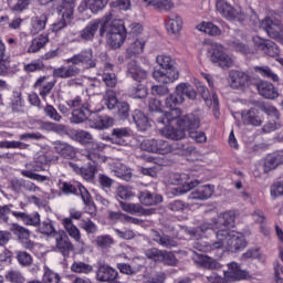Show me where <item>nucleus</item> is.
<instances>
[{"label":"nucleus","mask_w":283,"mask_h":283,"mask_svg":"<svg viewBox=\"0 0 283 283\" xmlns=\"http://www.w3.org/2000/svg\"><path fill=\"white\" fill-rule=\"evenodd\" d=\"M116 109L117 118H119V120H127V118H129L130 108L127 102H119Z\"/></svg>","instance_id":"nucleus-60"},{"label":"nucleus","mask_w":283,"mask_h":283,"mask_svg":"<svg viewBox=\"0 0 283 283\" xmlns=\"http://www.w3.org/2000/svg\"><path fill=\"white\" fill-rule=\"evenodd\" d=\"M42 275V283H61V275L44 265Z\"/></svg>","instance_id":"nucleus-50"},{"label":"nucleus","mask_w":283,"mask_h":283,"mask_svg":"<svg viewBox=\"0 0 283 283\" xmlns=\"http://www.w3.org/2000/svg\"><path fill=\"white\" fill-rule=\"evenodd\" d=\"M166 30L170 34H178L182 30V18L176 13H170L166 21Z\"/></svg>","instance_id":"nucleus-34"},{"label":"nucleus","mask_w":283,"mask_h":283,"mask_svg":"<svg viewBox=\"0 0 283 283\" xmlns=\"http://www.w3.org/2000/svg\"><path fill=\"white\" fill-rule=\"evenodd\" d=\"M109 0H82L77 7L78 12L83 13L86 10H91L93 14H98L101 10H105Z\"/></svg>","instance_id":"nucleus-20"},{"label":"nucleus","mask_w":283,"mask_h":283,"mask_svg":"<svg viewBox=\"0 0 283 283\" xmlns=\"http://www.w3.org/2000/svg\"><path fill=\"white\" fill-rule=\"evenodd\" d=\"M48 43H50V35L45 33L40 34L31 41V44L28 48L29 54H36V52L43 50V48L46 46Z\"/></svg>","instance_id":"nucleus-33"},{"label":"nucleus","mask_w":283,"mask_h":283,"mask_svg":"<svg viewBox=\"0 0 283 283\" xmlns=\"http://www.w3.org/2000/svg\"><path fill=\"white\" fill-rule=\"evenodd\" d=\"M283 165V150H276L266 155L263 159V174H271L274 169Z\"/></svg>","instance_id":"nucleus-17"},{"label":"nucleus","mask_w":283,"mask_h":283,"mask_svg":"<svg viewBox=\"0 0 283 283\" xmlns=\"http://www.w3.org/2000/svg\"><path fill=\"white\" fill-rule=\"evenodd\" d=\"M55 247L64 258H67L72 251H74V244L70 241V237L65 232L56 234Z\"/></svg>","instance_id":"nucleus-23"},{"label":"nucleus","mask_w":283,"mask_h":283,"mask_svg":"<svg viewBox=\"0 0 283 283\" xmlns=\"http://www.w3.org/2000/svg\"><path fill=\"white\" fill-rule=\"evenodd\" d=\"M59 156H54L50 153L35 155L32 163L27 164V169L31 171H45L50 167L51 163H57Z\"/></svg>","instance_id":"nucleus-12"},{"label":"nucleus","mask_w":283,"mask_h":283,"mask_svg":"<svg viewBox=\"0 0 283 283\" xmlns=\"http://www.w3.org/2000/svg\"><path fill=\"white\" fill-rule=\"evenodd\" d=\"M151 238L154 242H157V244H160V247H164L165 249H171L176 247V241L169 238V235H161L160 232L153 230Z\"/></svg>","instance_id":"nucleus-41"},{"label":"nucleus","mask_w":283,"mask_h":283,"mask_svg":"<svg viewBox=\"0 0 283 283\" xmlns=\"http://www.w3.org/2000/svg\"><path fill=\"white\" fill-rule=\"evenodd\" d=\"M139 201L142 202V205H145V207H154L163 202V196L154 195L145 190L139 193Z\"/></svg>","instance_id":"nucleus-38"},{"label":"nucleus","mask_w":283,"mask_h":283,"mask_svg":"<svg viewBox=\"0 0 283 283\" xmlns=\"http://www.w3.org/2000/svg\"><path fill=\"white\" fill-rule=\"evenodd\" d=\"M143 2L146 8H154L164 12H169V10H174L175 8L174 1L171 0H144Z\"/></svg>","instance_id":"nucleus-32"},{"label":"nucleus","mask_w":283,"mask_h":283,"mask_svg":"<svg viewBox=\"0 0 283 283\" xmlns=\"http://www.w3.org/2000/svg\"><path fill=\"white\" fill-rule=\"evenodd\" d=\"M80 228L83 229L87 233H97L98 226L92 221V219H82L80 221Z\"/></svg>","instance_id":"nucleus-62"},{"label":"nucleus","mask_w":283,"mask_h":283,"mask_svg":"<svg viewBox=\"0 0 283 283\" xmlns=\"http://www.w3.org/2000/svg\"><path fill=\"white\" fill-rule=\"evenodd\" d=\"M54 150L56 151V154L62 156V158H66L67 160H71V158H74V156H76V150L72 147V145L67 143L56 142Z\"/></svg>","instance_id":"nucleus-37"},{"label":"nucleus","mask_w":283,"mask_h":283,"mask_svg":"<svg viewBox=\"0 0 283 283\" xmlns=\"http://www.w3.org/2000/svg\"><path fill=\"white\" fill-rule=\"evenodd\" d=\"M229 275L231 280H247L249 277V272L240 269V264L235 262L228 263Z\"/></svg>","instance_id":"nucleus-40"},{"label":"nucleus","mask_w":283,"mask_h":283,"mask_svg":"<svg viewBox=\"0 0 283 283\" xmlns=\"http://www.w3.org/2000/svg\"><path fill=\"white\" fill-rule=\"evenodd\" d=\"M54 85H56V82L50 81V75H42L36 78V81L33 84V90H38L39 95L41 98L45 101L50 94H52V91L54 90Z\"/></svg>","instance_id":"nucleus-16"},{"label":"nucleus","mask_w":283,"mask_h":283,"mask_svg":"<svg viewBox=\"0 0 283 283\" xmlns=\"http://www.w3.org/2000/svg\"><path fill=\"white\" fill-rule=\"evenodd\" d=\"M90 108L82 106L78 109H74L72 112L71 123L78 125V123H84V120H87L91 116Z\"/></svg>","instance_id":"nucleus-44"},{"label":"nucleus","mask_w":283,"mask_h":283,"mask_svg":"<svg viewBox=\"0 0 283 283\" xmlns=\"http://www.w3.org/2000/svg\"><path fill=\"white\" fill-rule=\"evenodd\" d=\"M7 282L25 283V276L19 270H9L4 275Z\"/></svg>","instance_id":"nucleus-57"},{"label":"nucleus","mask_w":283,"mask_h":283,"mask_svg":"<svg viewBox=\"0 0 283 283\" xmlns=\"http://www.w3.org/2000/svg\"><path fill=\"white\" fill-rule=\"evenodd\" d=\"M23 70L27 74H32L33 72H43V70H45V64L41 60H34L28 64H24Z\"/></svg>","instance_id":"nucleus-54"},{"label":"nucleus","mask_w":283,"mask_h":283,"mask_svg":"<svg viewBox=\"0 0 283 283\" xmlns=\"http://www.w3.org/2000/svg\"><path fill=\"white\" fill-rule=\"evenodd\" d=\"M254 72H256V74H261L263 78H269L274 83L280 81V76H277V74H275L269 66H254Z\"/></svg>","instance_id":"nucleus-49"},{"label":"nucleus","mask_w":283,"mask_h":283,"mask_svg":"<svg viewBox=\"0 0 283 283\" xmlns=\"http://www.w3.org/2000/svg\"><path fill=\"white\" fill-rule=\"evenodd\" d=\"M10 189L14 193H23V191H31L36 192L41 191V188H39L34 182L30 180H25L23 178H13L10 181Z\"/></svg>","instance_id":"nucleus-18"},{"label":"nucleus","mask_w":283,"mask_h":283,"mask_svg":"<svg viewBox=\"0 0 283 283\" xmlns=\"http://www.w3.org/2000/svg\"><path fill=\"white\" fill-rule=\"evenodd\" d=\"M113 171L117 178H120L122 180H132V169L127 168V166L123 164H116L113 167Z\"/></svg>","instance_id":"nucleus-46"},{"label":"nucleus","mask_w":283,"mask_h":283,"mask_svg":"<svg viewBox=\"0 0 283 283\" xmlns=\"http://www.w3.org/2000/svg\"><path fill=\"white\" fill-rule=\"evenodd\" d=\"M98 29L99 36H105L106 34V41L113 50H118L125 43V39H127V29H125L123 20H114V14L108 12L102 19L90 21L80 32L81 40L94 41Z\"/></svg>","instance_id":"nucleus-1"},{"label":"nucleus","mask_w":283,"mask_h":283,"mask_svg":"<svg viewBox=\"0 0 283 283\" xmlns=\"http://www.w3.org/2000/svg\"><path fill=\"white\" fill-rule=\"evenodd\" d=\"M30 145L17 140H2L0 142V149H28Z\"/></svg>","instance_id":"nucleus-59"},{"label":"nucleus","mask_w":283,"mask_h":283,"mask_svg":"<svg viewBox=\"0 0 283 283\" xmlns=\"http://www.w3.org/2000/svg\"><path fill=\"white\" fill-rule=\"evenodd\" d=\"M62 224L65 229V231L69 233L70 238L75 240L78 244H83V239H81V230L76 226H74V222L70 218H65L62 221Z\"/></svg>","instance_id":"nucleus-35"},{"label":"nucleus","mask_w":283,"mask_h":283,"mask_svg":"<svg viewBox=\"0 0 283 283\" xmlns=\"http://www.w3.org/2000/svg\"><path fill=\"white\" fill-rule=\"evenodd\" d=\"M167 280L165 272H156L153 275H144V282L146 283H164Z\"/></svg>","instance_id":"nucleus-64"},{"label":"nucleus","mask_w":283,"mask_h":283,"mask_svg":"<svg viewBox=\"0 0 283 283\" xmlns=\"http://www.w3.org/2000/svg\"><path fill=\"white\" fill-rule=\"evenodd\" d=\"M247 238L242 232L235 230H219L217 231L213 249L219 251H228V253H240L247 249Z\"/></svg>","instance_id":"nucleus-3"},{"label":"nucleus","mask_w":283,"mask_h":283,"mask_svg":"<svg viewBox=\"0 0 283 283\" xmlns=\"http://www.w3.org/2000/svg\"><path fill=\"white\" fill-rule=\"evenodd\" d=\"M252 41L255 48L261 50V52L266 54V56H271L272 59H277V56H280V48L275 42L260 36H253Z\"/></svg>","instance_id":"nucleus-15"},{"label":"nucleus","mask_w":283,"mask_h":283,"mask_svg":"<svg viewBox=\"0 0 283 283\" xmlns=\"http://www.w3.org/2000/svg\"><path fill=\"white\" fill-rule=\"evenodd\" d=\"M132 134V128L129 127L114 128L112 130L111 140L113 145H122L126 147V145H129V137Z\"/></svg>","instance_id":"nucleus-22"},{"label":"nucleus","mask_w":283,"mask_h":283,"mask_svg":"<svg viewBox=\"0 0 283 283\" xmlns=\"http://www.w3.org/2000/svg\"><path fill=\"white\" fill-rule=\"evenodd\" d=\"M235 218V211L228 210L201 223L199 226V230L201 231V233H207V231H213L214 235H217L218 231H231L229 227H234Z\"/></svg>","instance_id":"nucleus-6"},{"label":"nucleus","mask_w":283,"mask_h":283,"mask_svg":"<svg viewBox=\"0 0 283 283\" xmlns=\"http://www.w3.org/2000/svg\"><path fill=\"white\" fill-rule=\"evenodd\" d=\"M24 102L21 92H13V95L11 97L10 107L12 112L19 113L23 112Z\"/></svg>","instance_id":"nucleus-48"},{"label":"nucleus","mask_w":283,"mask_h":283,"mask_svg":"<svg viewBox=\"0 0 283 283\" xmlns=\"http://www.w3.org/2000/svg\"><path fill=\"white\" fill-rule=\"evenodd\" d=\"M241 119L243 125H251L252 127H260L264 123V117L260 115L258 108H250L248 111H242Z\"/></svg>","instance_id":"nucleus-19"},{"label":"nucleus","mask_w":283,"mask_h":283,"mask_svg":"<svg viewBox=\"0 0 283 283\" xmlns=\"http://www.w3.org/2000/svg\"><path fill=\"white\" fill-rule=\"evenodd\" d=\"M185 96L190 98V101H196L198 93L189 83H180L176 86L175 94H170L165 102V105L169 112L172 109H179L177 105H182L185 103Z\"/></svg>","instance_id":"nucleus-9"},{"label":"nucleus","mask_w":283,"mask_h":283,"mask_svg":"<svg viewBox=\"0 0 283 283\" xmlns=\"http://www.w3.org/2000/svg\"><path fill=\"white\" fill-rule=\"evenodd\" d=\"M126 76L133 78L137 83H143L147 81V72L143 69L136 61H132L126 66Z\"/></svg>","instance_id":"nucleus-21"},{"label":"nucleus","mask_w":283,"mask_h":283,"mask_svg":"<svg viewBox=\"0 0 283 283\" xmlns=\"http://www.w3.org/2000/svg\"><path fill=\"white\" fill-rule=\"evenodd\" d=\"M128 94L132 98H147V86L139 83L135 86H132L128 90Z\"/></svg>","instance_id":"nucleus-52"},{"label":"nucleus","mask_w":283,"mask_h":283,"mask_svg":"<svg viewBox=\"0 0 283 283\" xmlns=\"http://www.w3.org/2000/svg\"><path fill=\"white\" fill-rule=\"evenodd\" d=\"M156 61L163 70H166V72L160 70H155L153 72V76L155 81H157V83H163L164 85H167L169 83L178 81L180 74L177 72L176 61H174L171 56L161 54L156 57Z\"/></svg>","instance_id":"nucleus-5"},{"label":"nucleus","mask_w":283,"mask_h":283,"mask_svg":"<svg viewBox=\"0 0 283 283\" xmlns=\"http://www.w3.org/2000/svg\"><path fill=\"white\" fill-rule=\"evenodd\" d=\"M71 271L73 273H80L84 275H90L94 271V266L83 262V261H74L71 265Z\"/></svg>","instance_id":"nucleus-47"},{"label":"nucleus","mask_w":283,"mask_h":283,"mask_svg":"<svg viewBox=\"0 0 283 283\" xmlns=\"http://www.w3.org/2000/svg\"><path fill=\"white\" fill-rule=\"evenodd\" d=\"M213 191H216V187L211 185L199 186L195 189L190 195V200H209L213 196Z\"/></svg>","instance_id":"nucleus-27"},{"label":"nucleus","mask_w":283,"mask_h":283,"mask_svg":"<svg viewBox=\"0 0 283 283\" xmlns=\"http://www.w3.org/2000/svg\"><path fill=\"white\" fill-rule=\"evenodd\" d=\"M260 28L266 31V34L270 36V39H274L275 41L281 39L283 35L282 22H280V20H273L271 17H265L260 22Z\"/></svg>","instance_id":"nucleus-14"},{"label":"nucleus","mask_w":283,"mask_h":283,"mask_svg":"<svg viewBox=\"0 0 283 283\" xmlns=\"http://www.w3.org/2000/svg\"><path fill=\"white\" fill-rule=\"evenodd\" d=\"M74 8H76V0H62L56 7L57 13L64 19L74 20Z\"/></svg>","instance_id":"nucleus-28"},{"label":"nucleus","mask_w":283,"mask_h":283,"mask_svg":"<svg viewBox=\"0 0 283 283\" xmlns=\"http://www.w3.org/2000/svg\"><path fill=\"white\" fill-rule=\"evenodd\" d=\"M12 72V66H10V56L6 53V43L0 39V76H6Z\"/></svg>","instance_id":"nucleus-31"},{"label":"nucleus","mask_w":283,"mask_h":283,"mask_svg":"<svg viewBox=\"0 0 283 283\" xmlns=\"http://www.w3.org/2000/svg\"><path fill=\"white\" fill-rule=\"evenodd\" d=\"M229 78H230V87H232L233 90H240V87H247V85H249V81H251V77H249V74L242 71H230Z\"/></svg>","instance_id":"nucleus-24"},{"label":"nucleus","mask_w":283,"mask_h":283,"mask_svg":"<svg viewBox=\"0 0 283 283\" xmlns=\"http://www.w3.org/2000/svg\"><path fill=\"white\" fill-rule=\"evenodd\" d=\"M104 149L105 146L103 143L93 142L88 144V153L86 158L87 160H91V163L87 165V167L80 168V174L85 180H93L95 178L97 171L96 165L105 160V158L101 155V151Z\"/></svg>","instance_id":"nucleus-7"},{"label":"nucleus","mask_w":283,"mask_h":283,"mask_svg":"<svg viewBox=\"0 0 283 283\" xmlns=\"http://www.w3.org/2000/svg\"><path fill=\"white\" fill-rule=\"evenodd\" d=\"M65 63H72V65H85L86 69L96 67V60H94V51L92 49H85L80 53L65 60Z\"/></svg>","instance_id":"nucleus-13"},{"label":"nucleus","mask_w":283,"mask_h":283,"mask_svg":"<svg viewBox=\"0 0 283 283\" xmlns=\"http://www.w3.org/2000/svg\"><path fill=\"white\" fill-rule=\"evenodd\" d=\"M148 109L149 112H153L155 115V118L158 122V119H163L165 118V114H167V112L163 113V102H160V99L158 98H150L149 99V104H148Z\"/></svg>","instance_id":"nucleus-45"},{"label":"nucleus","mask_w":283,"mask_h":283,"mask_svg":"<svg viewBox=\"0 0 283 283\" xmlns=\"http://www.w3.org/2000/svg\"><path fill=\"white\" fill-rule=\"evenodd\" d=\"M81 74V69L75 65L60 66L53 69L52 76L53 78H74Z\"/></svg>","instance_id":"nucleus-26"},{"label":"nucleus","mask_w":283,"mask_h":283,"mask_svg":"<svg viewBox=\"0 0 283 283\" xmlns=\"http://www.w3.org/2000/svg\"><path fill=\"white\" fill-rule=\"evenodd\" d=\"M216 10L226 21H238L244 23L247 21V13L240 7H234L227 0H216Z\"/></svg>","instance_id":"nucleus-10"},{"label":"nucleus","mask_w":283,"mask_h":283,"mask_svg":"<svg viewBox=\"0 0 283 283\" xmlns=\"http://www.w3.org/2000/svg\"><path fill=\"white\" fill-rule=\"evenodd\" d=\"M15 258L21 266H31L33 262L32 255L27 251H17Z\"/></svg>","instance_id":"nucleus-61"},{"label":"nucleus","mask_w":283,"mask_h":283,"mask_svg":"<svg viewBox=\"0 0 283 283\" xmlns=\"http://www.w3.org/2000/svg\"><path fill=\"white\" fill-rule=\"evenodd\" d=\"M197 30H199V32H205V34H209V36H220V34H222L220 27L213 24V22H201L197 25Z\"/></svg>","instance_id":"nucleus-43"},{"label":"nucleus","mask_w":283,"mask_h":283,"mask_svg":"<svg viewBox=\"0 0 283 283\" xmlns=\"http://www.w3.org/2000/svg\"><path fill=\"white\" fill-rule=\"evenodd\" d=\"M140 149L150 151V154H160L161 156L171 154L176 149L179 151H191L188 144H182V142L169 144V142L163 139H144L140 143Z\"/></svg>","instance_id":"nucleus-4"},{"label":"nucleus","mask_w":283,"mask_h":283,"mask_svg":"<svg viewBox=\"0 0 283 283\" xmlns=\"http://www.w3.org/2000/svg\"><path fill=\"white\" fill-rule=\"evenodd\" d=\"M145 50V41L136 40L127 49L128 56H138V54H143Z\"/></svg>","instance_id":"nucleus-58"},{"label":"nucleus","mask_w":283,"mask_h":283,"mask_svg":"<svg viewBox=\"0 0 283 283\" xmlns=\"http://www.w3.org/2000/svg\"><path fill=\"white\" fill-rule=\"evenodd\" d=\"M192 260L198 266H201V269H216L217 262L213 260V258L205 255V254H199L195 253L192 256Z\"/></svg>","instance_id":"nucleus-39"},{"label":"nucleus","mask_w":283,"mask_h":283,"mask_svg":"<svg viewBox=\"0 0 283 283\" xmlns=\"http://www.w3.org/2000/svg\"><path fill=\"white\" fill-rule=\"evenodd\" d=\"M245 40L247 35L242 31L237 30L235 39L229 41V46L231 48V50H234V52H240L241 54H249L251 50L249 49L247 43H244Z\"/></svg>","instance_id":"nucleus-25"},{"label":"nucleus","mask_w":283,"mask_h":283,"mask_svg":"<svg viewBox=\"0 0 283 283\" xmlns=\"http://www.w3.org/2000/svg\"><path fill=\"white\" fill-rule=\"evenodd\" d=\"M9 229L11 233L17 235L23 249L31 251L36 258H42L44 248L41 243L30 240V230L28 228L19 226V223H11Z\"/></svg>","instance_id":"nucleus-8"},{"label":"nucleus","mask_w":283,"mask_h":283,"mask_svg":"<svg viewBox=\"0 0 283 283\" xmlns=\"http://www.w3.org/2000/svg\"><path fill=\"white\" fill-rule=\"evenodd\" d=\"M112 125H114V119L107 115H99L90 119V126L94 129H108Z\"/></svg>","instance_id":"nucleus-36"},{"label":"nucleus","mask_w":283,"mask_h":283,"mask_svg":"<svg viewBox=\"0 0 283 283\" xmlns=\"http://www.w3.org/2000/svg\"><path fill=\"white\" fill-rule=\"evenodd\" d=\"M39 231L43 235H54L56 233V228H54V222L50 219H45L43 222L38 224Z\"/></svg>","instance_id":"nucleus-53"},{"label":"nucleus","mask_w":283,"mask_h":283,"mask_svg":"<svg viewBox=\"0 0 283 283\" xmlns=\"http://www.w3.org/2000/svg\"><path fill=\"white\" fill-rule=\"evenodd\" d=\"M116 196L122 200H132V198L136 197V192H134V189L129 186H119L116 189Z\"/></svg>","instance_id":"nucleus-56"},{"label":"nucleus","mask_w":283,"mask_h":283,"mask_svg":"<svg viewBox=\"0 0 283 283\" xmlns=\"http://www.w3.org/2000/svg\"><path fill=\"white\" fill-rule=\"evenodd\" d=\"M48 25V14H41L31 19V34H39Z\"/></svg>","instance_id":"nucleus-42"},{"label":"nucleus","mask_w":283,"mask_h":283,"mask_svg":"<svg viewBox=\"0 0 283 283\" xmlns=\"http://www.w3.org/2000/svg\"><path fill=\"white\" fill-rule=\"evenodd\" d=\"M133 120L137 127H140L142 129H147V126L149 125V118H147L145 113L139 109L133 112Z\"/></svg>","instance_id":"nucleus-51"},{"label":"nucleus","mask_w":283,"mask_h":283,"mask_svg":"<svg viewBox=\"0 0 283 283\" xmlns=\"http://www.w3.org/2000/svg\"><path fill=\"white\" fill-rule=\"evenodd\" d=\"M96 277L98 282H114L118 277V271L109 265H101L97 270Z\"/></svg>","instance_id":"nucleus-29"},{"label":"nucleus","mask_w":283,"mask_h":283,"mask_svg":"<svg viewBox=\"0 0 283 283\" xmlns=\"http://www.w3.org/2000/svg\"><path fill=\"white\" fill-rule=\"evenodd\" d=\"M258 92L263 98H270L271 101H274V98H277L280 96V93H277V88L272 83L269 82H260L258 84Z\"/></svg>","instance_id":"nucleus-30"},{"label":"nucleus","mask_w":283,"mask_h":283,"mask_svg":"<svg viewBox=\"0 0 283 283\" xmlns=\"http://www.w3.org/2000/svg\"><path fill=\"white\" fill-rule=\"evenodd\" d=\"M208 56L214 65L219 67H233V59L224 52V46L212 43L208 50Z\"/></svg>","instance_id":"nucleus-11"},{"label":"nucleus","mask_w":283,"mask_h":283,"mask_svg":"<svg viewBox=\"0 0 283 283\" xmlns=\"http://www.w3.org/2000/svg\"><path fill=\"white\" fill-rule=\"evenodd\" d=\"M95 242L97 247H99V249H109V247L114 244V238H112V235L108 234L98 235Z\"/></svg>","instance_id":"nucleus-63"},{"label":"nucleus","mask_w":283,"mask_h":283,"mask_svg":"<svg viewBox=\"0 0 283 283\" xmlns=\"http://www.w3.org/2000/svg\"><path fill=\"white\" fill-rule=\"evenodd\" d=\"M159 125H164L159 129L161 136L170 140H182L187 134L186 129H198L200 127V117L195 114L182 116V109L174 108L171 112L165 113L164 118L158 119Z\"/></svg>","instance_id":"nucleus-2"},{"label":"nucleus","mask_w":283,"mask_h":283,"mask_svg":"<svg viewBox=\"0 0 283 283\" xmlns=\"http://www.w3.org/2000/svg\"><path fill=\"white\" fill-rule=\"evenodd\" d=\"M192 245L197 251H202L205 253L209 251H220V248H213V242L209 244L203 239H195Z\"/></svg>","instance_id":"nucleus-55"}]
</instances>
